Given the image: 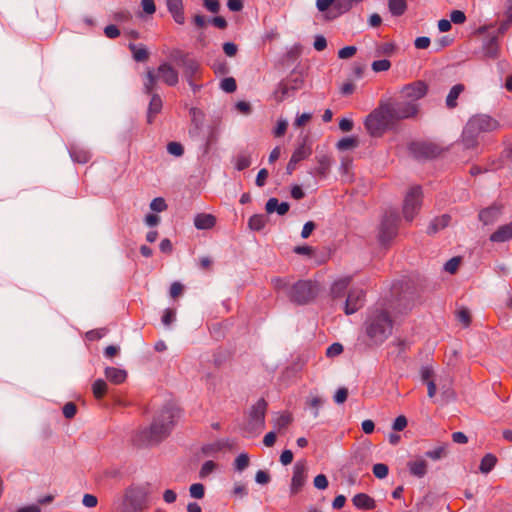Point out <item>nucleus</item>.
Instances as JSON below:
<instances>
[{
    "label": "nucleus",
    "instance_id": "46",
    "mask_svg": "<svg viewBox=\"0 0 512 512\" xmlns=\"http://www.w3.org/2000/svg\"><path fill=\"white\" fill-rule=\"evenodd\" d=\"M373 474L376 478L384 479L387 477L389 469L386 464L383 463H377L373 466Z\"/></svg>",
    "mask_w": 512,
    "mask_h": 512
},
{
    "label": "nucleus",
    "instance_id": "8",
    "mask_svg": "<svg viewBox=\"0 0 512 512\" xmlns=\"http://www.w3.org/2000/svg\"><path fill=\"white\" fill-rule=\"evenodd\" d=\"M422 204V190L420 186H413L404 198L403 215L407 221H412L419 212Z\"/></svg>",
    "mask_w": 512,
    "mask_h": 512
},
{
    "label": "nucleus",
    "instance_id": "25",
    "mask_svg": "<svg viewBox=\"0 0 512 512\" xmlns=\"http://www.w3.org/2000/svg\"><path fill=\"white\" fill-rule=\"evenodd\" d=\"M216 224V218L212 214L199 213L194 218V225L199 230L211 229Z\"/></svg>",
    "mask_w": 512,
    "mask_h": 512
},
{
    "label": "nucleus",
    "instance_id": "63",
    "mask_svg": "<svg viewBox=\"0 0 512 512\" xmlns=\"http://www.w3.org/2000/svg\"><path fill=\"white\" fill-rule=\"evenodd\" d=\"M82 503L85 507L94 508L98 504V499L92 494H85L83 496Z\"/></svg>",
    "mask_w": 512,
    "mask_h": 512
},
{
    "label": "nucleus",
    "instance_id": "51",
    "mask_svg": "<svg viewBox=\"0 0 512 512\" xmlns=\"http://www.w3.org/2000/svg\"><path fill=\"white\" fill-rule=\"evenodd\" d=\"M323 403V399L319 396H314L307 402V405L314 410V417H318L319 408L323 405Z\"/></svg>",
    "mask_w": 512,
    "mask_h": 512
},
{
    "label": "nucleus",
    "instance_id": "14",
    "mask_svg": "<svg viewBox=\"0 0 512 512\" xmlns=\"http://www.w3.org/2000/svg\"><path fill=\"white\" fill-rule=\"evenodd\" d=\"M408 149L411 155L417 159L433 158L440 153V149L437 145L423 141L410 143Z\"/></svg>",
    "mask_w": 512,
    "mask_h": 512
},
{
    "label": "nucleus",
    "instance_id": "57",
    "mask_svg": "<svg viewBox=\"0 0 512 512\" xmlns=\"http://www.w3.org/2000/svg\"><path fill=\"white\" fill-rule=\"evenodd\" d=\"M343 352V346L340 343H333L326 350V355L328 357L338 356Z\"/></svg>",
    "mask_w": 512,
    "mask_h": 512
},
{
    "label": "nucleus",
    "instance_id": "3",
    "mask_svg": "<svg viewBox=\"0 0 512 512\" xmlns=\"http://www.w3.org/2000/svg\"><path fill=\"white\" fill-rule=\"evenodd\" d=\"M153 486L149 482L132 483L123 495L124 512H142L150 505Z\"/></svg>",
    "mask_w": 512,
    "mask_h": 512
},
{
    "label": "nucleus",
    "instance_id": "16",
    "mask_svg": "<svg viewBox=\"0 0 512 512\" xmlns=\"http://www.w3.org/2000/svg\"><path fill=\"white\" fill-rule=\"evenodd\" d=\"M470 126H473L477 133L492 132L499 127L497 120L488 115H476L469 119Z\"/></svg>",
    "mask_w": 512,
    "mask_h": 512
},
{
    "label": "nucleus",
    "instance_id": "19",
    "mask_svg": "<svg viewBox=\"0 0 512 512\" xmlns=\"http://www.w3.org/2000/svg\"><path fill=\"white\" fill-rule=\"evenodd\" d=\"M480 134L476 132L473 126H470L468 121L462 132V143L466 149L475 148L479 143Z\"/></svg>",
    "mask_w": 512,
    "mask_h": 512
},
{
    "label": "nucleus",
    "instance_id": "10",
    "mask_svg": "<svg viewBox=\"0 0 512 512\" xmlns=\"http://www.w3.org/2000/svg\"><path fill=\"white\" fill-rule=\"evenodd\" d=\"M398 223L399 217L395 211H388L385 213L379 230V240L381 243L386 244L397 235Z\"/></svg>",
    "mask_w": 512,
    "mask_h": 512
},
{
    "label": "nucleus",
    "instance_id": "39",
    "mask_svg": "<svg viewBox=\"0 0 512 512\" xmlns=\"http://www.w3.org/2000/svg\"><path fill=\"white\" fill-rule=\"evenodd\" d=\"M505 165H512V147L503 150L499 165H495L492 169H498Z\"/></svg>",
    "mask_w": 512,
    "mask_h": 512
},
{
    "label": "nucleus",
    "instance_id": "20",
    "mask_svg": "<svg viewBox=\"0 0 512 512\" xmlns=\"http://www.w3.org/2000/svg\"><path fill=\"white\" fill-rule=\"evenodd\" d=\"M167 9L171 14L172 18L177 24H184L185 15H184V7L183 0H167Z\"/></svg>",
    "mask_w": 512,
    "mask_h": 512
},
{
    "label": "nucleus",
    "instance_id": "53",
    "mask_svg": "<svg viewBox=\"0 0 512 512\" xmlns=\"http://www.w3.org/2000/svg\"><path fill=\"white\" fill-rule=\"evenodd\" d=\"M150 208L155 212H162L167 209V204L163 198L157 197L150 203Z\"/></svg>",
    "mask_w": 512,
    "mask_h": 512
},
{
    "label": "nucleus",
    "instance_id": "12",
    "mask_svg": "<svg viewBox=\"0 0 512 512\" xmlns=\"http://www.w3.org/2000/svg\"><path fill=\"white\" fill-rule=\"evenodd\" d=\"M366 302V292L361 287H351L347 292L344 312L351 315L360 310Z\"/></svg>",
    "mask_w": 512,
    "mask_h": 512
},
{
    "label": "nucleus",
    "instance_id": "2",
    "mask_svg": "<svg viewBox=\"0 0 512 512\" xmlns=\"http://www.w3.org/2000/svg\"><path fill=\"white\" fill-rule=\"evenodd\" d=\"M365 332L372 343L382 344L392 333L393 320L382 306L371 308L365 321Z\"/></svg>",
    "mask_w": 512,
    "mask_h": 512
},
{
    "label": "nucleus",
    "instance_id": "26",
    "mask_svg": "<svg viewBox=\"0 0 512 512\" xmlns=\"http://www.w3.org/2000/svg\"><path fill=\"white\" fill-rule=\"evenodd\" d=\"M289 204L287 202L279 203L277 198H270L266 205L265 209L267 213L271 214L277 212L279 215H285L289 211Z\"/></svg>",
    "mask_w": 512,
    "mask_h": 512
},
{
    "label": "nucleus",
    "instance_id": "30",
    "mask_svg": "<svg viewBox=\"0 0 512 512\" xmlns=\"http://www.w3.org/2000/svg\"><path fill=\"white\" fill-rule=\"evenodd\" d=\"M69 153L73 161L81 164L87 163L91 158V154L88 150L78 146H72Z\"/></svg>",
    "mask_w": 512,
    "mask_h": 512
},
{
    "label": "nucleus",
    "instance_id": "4",
    "mask_svg": "<svg viewBox=\"0 0 512 512\" xmlns=\"http://www.w3.org/2000/svg\"><path fill=\"white\" fill-rule=\"evenodd\" d=\"M395 123L389 106L386 102H381L365 119L364 125L372 137H381Z\"/></svg>",
    "mask_w": 512,
    "mask_h": 512
},
{
    "label": "nucleus",
    "instance_id": "45",
    "mask_svg": "<svg viewBox=\"0 0 512 512\" xmlns=\"http://www.w3.org/2000/svg\"><path fill=\"white\" fill-rule=\"evenodd\" d=\"M372 70L376 73L388 71L391 67V62L387 59L376 60L371 65Z\"/></svg>",
    "mask_w": 512,
    "mask_h": 512
},
{
    "label": "nucleus",
    "instance_id": "54",
    "mask_svg": "<svg viewBox=\"0 0 512 512\" xmlns=\"http://www.w3.org/2000/svg\"><path fill=\"white\" fill-rule=\"evenodd\" d=\"M357 52L355 46H346L338 51V57L340 59H349L353 57Z\"/></svg>",
    "mask_w": 512,
    "mask_h": 512
},
{
    "label": "nucleus",
    "instance_id": "42",
    "mask_svg": "<svg viewBox=\"0 0 512 512\" xmlns=\"http://www.w3.org/2000/svg\"><path fill=\"white\" fill-rule=\"evenodd\" d=\"M251 164L250 156L246 154H240L236 157L235 167L238 171L247 169Z\"/></svg>",
    "mask_w": 512,
    "mask_h": 512
},
{
    "label": "nucleus",
    "instance_id": "34",
    "mask_svg": "<svg viewBox=\"0 0 512 512\" xmlns=\"http://www.w3.org/2000/svg\"><path fill=\"white\" fill-rule=\"evenodd\" d=\"M388 7L392 15L400 16L405 12L407 5L405 0H389Z\"/></svg>",
    "mask_w": 512,
    "mask_h": 512
},
{
    "label": "nucleus",
    "instance_id": "27",
    "mask_svg": "<svg viewBox=\"0 0 512 512\" xmlns=\"http://www.w3.org/2000/svg\"><path fill=\"white\" fill-rule=\"evenodd\" d=\"M353 504L359 509L372 510L375 508V500L364 493L356 494L352 499Z\"/></svg>",
    "mask_w": 512,
    "mask_h": 512
},
{
    "label": "nucleus",
    "instance_id": "58",
    "mask_svg": "<svg viewBox=\"0 0 512 512\" xmlns=\"http://www.w3.org/2000/svg\"><path fill=\"white\" fill-rule=\"evenodd\" d=\"M223 52L228 57H234L238 52V47L232 42H225L223 44Z\"/></svg>",
    "mask_w": 512,
    "mask_h": 512
},
{
    "label": "nucleus",
    "instance_id": "28",
    "mask_svg": "<svg viewBox=\"0 0 512 512\" xmlns=\"http://www.w3.org/2000/svg\"><path fill=\"white\" fill-rule=\"evenodd\" d=\"M408 468L412 475L422 478L427 473V462L424 459H416L408 462Z\"/></svg>",
    "mask_w": 512,
    "mask_h": 512
},
{
    "label": "nucleus",
    "instance_id": "29",
    "mask_svg": "<svg viewBox=\"0 0 512 512\" xmlns=\"http://www.w3.org/2000/svg\"><path fill=\"white\" fill-rule=\"evenodd\" d=\"M464 90L465 86L461 83L454 85L450 89L445 101L447 108L454 109L455 107H457V99L459 98L461 93L464 92Z\"/></svg>",
    "mask_w": 512,
    "mask_h": 512
},
{
    "label": "nucleus",
    "instance_id": "11",
    "mask_svg": "<svg viewBox=\"0 0 512 512\" xmlns=\"http://www.w3.org/2000/svg\"><path fill=\"white\" fill-rule=\"evenodd\" d=\"M387 106H389V111L392 114V117L397 123L400 120L409 119L415 117L419 111V106L417 103L413 102H391L386 101Z\"/></svg>",
    "mask_w": 512,
    "mask_h": 512
},
{
    "label": "nucleus",
    "instance_id": "49",
    "mask_svg": "<svg viewBox=\"0 0 512 512\" xmlns=\"http://www.w3.org/2000/svg\"><path fill=\"white\" fill-rule=\"evenodd\" d=\"M167 151L173 156L180 157L184 153V148L181 143L172 141L168 143Z\"/></svg>",
    "mask_w": 512,
    "mask_h": 512
},
{
    "label": "nucleus",
    "instance_id": "22",
    "mask_svg": "<svg viewBox=\"0 0 512 512\" xmlns=\"http://www.w3.org/2000/svg\"><path fill=\"white\" fill-rule=\"evenodd\" d=\"M512 239V221L508 224L500 226L490 235V241L496 243L506 242Z\"/></svg>",
    "mask_w": 512,
    "mask_h": 512
},
{
    "label": "nucleus",
    "instance_id": "9",
    "mask_svg": "<svg viewBox=\"0 0 512 512\" xmlns=\"http://www.w3.org/2000/svg\"><path fill=\"white\" fill-rule=\"evenodd\" d=\"M267 403L264 399H259L253 406L249 414L246 424V430L251 433H258L262 430L265 424V413Z\"/></svg>",
    "mask_w": 512,
    "mask_h": 512
},
{
    "label": "nucleus",
    "instance_id": "21",
    "mask_svg": "<svg viewBox=\"0 0 512 512\" xmlns=\"http://www.w3.org/2000/svg\"><path fill=\"white\" fill-rule=\"evenodd\" d=\"M312 154V147L309 142V138L306 136L303 138L301 144H299L292 154L293 162H300L308 158Z\"/></svg>",
    "mask_w": 512,
    "mask_h": 512
},
{
    "label": "nucleus",
    "instance_id": "18",
    "mask_svg": "<svg viewBox=\"0 0 512 512\" xmlns=\"http://www.w3.org/2000/svg\"><path fill=\"white\" fill-rule=\"evenodd\" d=\"M501 213L502 205L493 204L479 212V220L483 222L484 225H489L494 223L500 217Z\"/></svg>",
    "mask_w": 512,
    "mask_h": 512
},
{
    "label": "nucleus",
    "instance_id": "1",
    "mask_svg": "<svg viewBox=\"0 0 512 512\" xmlns=\"http://www.w3.org/2000/svg\"><path fill=\"white\" fill-rule=\"evenodd\" d=\"M177 417L179 410L175 406H165L154 417L150 427L141 432V440L147 445L159 443L170 434Z\"/></svg>",
    "mask_w": 512,
    "mask_h": 512
},
{
    "label": "nucleus",
    "instance_id": "41",
    "mask_svg": "<svg viewBox=\"0 0 512 512\" xmlns=\"http://www.w3.org/2000/svg\"><path fill=\"white\" fill-rule=\"evenodd\" d=\"M181 63L192 74H196L200 68L199 63L196 60L189 58L188 56H183Z\"/></svg>",
    "mask_w": 512,
    "mask_h": 512
},
{
    "label": "nucleus",
    "instance_id": "48",
    "mask_svg": "<svg viewBox=\"0 0 512 512\" xmlns=\"http://www.w3.org/2000/svg\"><path fill=\"white\" fill-rule=\"evenodd\" d=\"M220 87L222 88L223 91L227 93H232L236 90L237 84L233 77H227L221 81Z\"/></svg>",
    "mask_w": 512,
    "mask_h": 512
},
{
    "label": "nucleus",
    "instance_id": "6",
    "mask_svg": "<svg viewBox=\"0 0 512 512\" xmlns=\"http://www.w3.org/2000/svg\"><path fill=\"white\" fill-rule=\"evenodd\" d=\"M318 294V285L310 280L296 282L289 290L288 297L291 302L305 305L312 301Z\"/></svg>",
    "mask_w": 512,
    "mask_h": 512
},
{
    "label": "nucleus",
    "instance_id": "31",
    "mask_svg": "<svg viewBox=\"0 0 512 512\" xmlns=\"http://www.w3.org/2000/svg\"><path fill=\"white\" fill-rule=\"evenodd\" d=\"M484 55L488 58L495 59L499 55V42L496 37L490 38L483 48Z\"/></svg>",
    "mask_w": 512,
    "mask_h": 512
},
{
    "label": "nucleus",
    "instance_id": "64",
    "mask_svg": "<svg viewBox=\"0 0 512 512\" xmlns=\"http://www.w3.org/2000/svg\"><path fill=\"white\" fill-rule=\"evenodd\" d=\"M213 69L216 74H220V75H225L229 71L228 65H227L226 61H224V60L217 61L216 63H214Z\"/></svg>",
    "mask_w": 512,
    "mask_h": 512
},
{
    "label": "nucleus",
    "instance_id": "5",
    "mask_svg": "<svg viewBox=\"0 0 512 512\" xmlns=\"http://www.w3.org/2000/svg\"><path fill=\"white\" fill-rule=\"evenodd\" d=\"M160 79L168 86H175L179 81L178 71L169 63H162L156 70H148L144 81V92L152 94L156 81Z\"/></svg>",
    "mask_w": 512,
    "mask_h": 512
},
{
    "label": "nucleus",
    "instance_id": "61",
    "mask_svg": "<svg viewBox=\"0 0 512 512\" xmlns=\"http://www.w3.org/2000/svg\"><path fill=\"white\" fill-rule=\"evenodd\" d=\"M176 312L173 309H166L162 316V323L165 326H169L175 320Z\"/></svg>",
    "mask_w": 512,
    "mask_h": 512
},
{
    "label": "nucleus",
    "instance_id": "23",
    "mask_svg": "<svg viewBox=\"0 0 512 512\" xmlns=\"http://www.w3.org/2000/svg\"><path fill=\"white\" fill-rule=\"evenodd\" d=\"M163 102L158 94H152L147 113V122L152 123L155 117L161 112Z\"/></svg>",
    "mask_w": 512,
    "mask_h": 512
},
{
    "label": "nucleus",
    "instance_id": "36",
    "mask_svg": "<svg viewBox=\"0 0 512 512\" xmlns=\"http://www.w3.org/2000/svg\"><path fill=\"white\" fill-rule=\"evenodd\" d=\"M108 386L102 379H98L93 383L92 391L96 399H102L107 393Z\"/></svg>",
    "mask_w": 512,
    "mask_h": 512
},
{
    "label": "nucleus",
    "instance_id": "50",
    "mask_svg": "<svg viewBox=\"0 0 512 512\" xmlns=\"http://www.w3.org/2000/svg\"><path fill=\"white\" fill-rule=\"evenodd\" d=\"M460 263V257H453L445 263L444 269L446 272L454 274L458 270Z\"/></svg>",
    "mask_w": 512,
    "mask_h": 512
},
{
    "label": "nucleus",
    "instance_id": "24",
    "mask_svg": "<svg viewBox=\"0 0 512 512\" xmlns=\"http://www.w3.org/2000/svg\"><path fill=\"white\" fill-rule=\"evenodd\" d=\"M105 377L109 382L115 385H119L125 382L127 378V372L116 367H107L105 369Z\"/></svg>",
    "mask_w": 512,
    "mask_h": 512
},
{
    "label": "nucleus",
    "instance_id": "32",
    "mask_svg": "<svg viewBox=\"0 0 512 512\" xmlns=\"http://www.w3.org/2000/svg\"><path fill=\"white\" fill-rule=\"evenodd\" d=\"M268 222V218L264 214H255L249 218L248 226L251 230L260 231Z\"/></svg>",
    "mask_w": 512,
    "mask_h": 512
},
{
    "label": "nucleus",
    "instance_id": "56",
    "mask_svg": "<svg viewBox=\"0 0 512 512\" xmlns=\"http://www.w3.org/2000/svg\"><path fill=\"white\" fill-rule=\"evenodd\" d=\"M76 412H77V407L73 402H68L63 407V415L67 419H72L76 415Z\"/></svg>",
    "mask_w": 512,
    "mask_h": 512
},
{
    "label": "nucleus",
    "instance_id": "59",
    "mask_svg": "<svg viewBox=\"0 0 512 512\" xmlns=\"http://www.w3.org/2000/svg\"><path fill=\"white\" fill-rule=\"evenodd\" d=\"M407 424V418L404 415H400L395 419L392 428L395 431H402L406 428Z\"/></svg>",
    "mask_w": 512,
    "mask_h": 512
},
{
    "label": "nucleus",
    "instance_id": "43",
    "mask_svg": "<svg viewBox=\"0 0 512 512\" xmlns=\"http://www.w3.org/2000/svg\"><path fill=\"white\" fill-rule=\"evenodd\" d=\"M217 468V464L214 461L208 460L203 463L199 476L200 478H206L209 476L212 472H214Z\"/></svg>",
    "mask_w": 512,
    "mask_h": 512
},
{
    "label": "nucleus",
    "instance_id": "62",
    "mask_svg": "<svg viewBox=\"0 0 512 512\" xmlns=\"http://www.w3.org/2000/svg\"><path fill=\"white\" fill-rule=\"evenodd\" d=\"M287 127H288L287 121L284 119H280L277 122L276 128L274 129V136L275 137L283 136L286 133Z\"/></svg>",
    "mask_w": 512,
    "mask_h": 512
},
{
    "label": "nucleus",
    "instance_id": "15",
    "mask_svg": "<svg viewBox=\"0 0 512 512\" xmlns=\"http://www.w3.org/2000/svg\"><path fill=\"white\" fill-rule=\"evenodd\" d=\"M428 92V87L423 81H415L405 85L401 94L404 98L408 99L409 102L416 103L417 100L423 98Z\"/></svg>",
    "mask_w": 512,
    "mask_h": 512
},
{
    "label": "nucleus",
    "instance_id": "44",
    "mask_svg": "<svg viewBox=\"0 0 512 512\" xmlns=\"http://www.w3.org/2000/svg\"><path fill=\"white\" fill-rule=\"evenodd\" d=\"M190 496L195 499H202L205 495V487L201 483H194L189 488Z\"/></svg>",
    "mask_w": 512,
    "mask_h": 512
},
{
    "label": "nucleus",
    "instance_id": "60",
    "mask_svg": "<svg viewBox=\"0 0 512 512\" xmlns=\"http://www.w3.org/2000/svg\"><path fill=\"white\" fill-rule=\"evenodd\" d=\"M466 20L464 12L460 10H453L450 14V21L455 24H462Z\"/></svg>",
    "mask_w": 512,
    "mask_h": 512
},
{
    "label": "nucleus",
    "instance_id": "13",
    "mask_svg": "<svg viewBox=\"0 0 512 512\" xmlns=\"http://www.w3.org/2000/svg\"><path fill=\"white\" fill-rule=\"evenodd\" d=\"M308 474V466L305 460L297 461L294 465L293 476L291 480V495L298 494L304 487Z\"/></svg>",
    "mask_w": 512,
    "mask_h": 512
},
{
    "label": "nucleus",
    "instance_id": "33",
    "mask_svg": "<svg viewBox=\"0 0 512 512\" xmlns=\"http://www.w3.org/2000/svg\"><path fill=\"white\" fill-rule=\"evenodd\" d=\"M496 462H497L496 456H494L493 454H490V453L486 454L481 460L479 469L482 473L487 474L494 468Z\"/></svg>",
    "mask_w": 512,
    "mask_h": 512
},
{
    "label": "nucleus",
    "instance_id": "38",
    "mask_svg": "<svg viewBox=\"0 0 512 512\" xmlns=\"http://www.w3.org/2000/svg\"><path fill=\"white\" fill-rule=\"evenodd\" d=\"M358 140L355 137H345L338 141L337 148L341 151L356 148Z\"/></svg>",
    "mask_w": 512,
    "mask_h": 512
},
{
    "label": "nucleus",
    "instance_id": "37",
    "mask_svg": "<svg viewBox=\"0 0 512 512\" xmlns=\"http://www.w3.org/2000/svg\"><path fill=\"white\" fill-rule=\"evenodd\" d=\"M450 221L449 215H442L441 217L435 218L429 226V231L437 232L440 229L445 228Z\"/></svg>",
    "mask_w": 512,
    "mask_h": 512
},
{
    "label": "nucleus",
    "instance_id": "55",
    "mask_svg": "<svg viewBox=\"0 0 512 512\" xmlns=\"http://www.w3.org/2000/svg\"><path fill=\"white\" fill-rule=\"evenodd\" d=\"M457 319L463 323L465 327L469 326L471 323L470 312L466 308H462L457 312Z\"/></svg>",
    "mask_w": 512,
    "mask_h": 512
},
{
    "label": "nucleus",
    "instance_id": "35",
    "mask_svg": "<svg viewBox=\"0 0 512 512\" xmlns=\"http://www.w3.org/2000/svg\"><path fill=\"white\" fill-rule=\"evenodd\" d=\"M129 49L131 50L134 59L138 62H144L149 57V53L144 46H137L135 44H130Z\"/></svg>",
    "mask_w": 512,
    "mask_h": 512
},
{
    "label": "nucleus",
    "instance_id": "7",
    "mask_svg": "<svg viewBox=\"0 0 512 512\" xmlns=\"http://www.w3.org/2000/svg\"><path fill=\"white\" fill-rule=\"evenodd\" d=\"M304 78L301 73L293 71L287 78L280 81L273 93L277 102L284 101L291 93L302 88Z\"/></svg>",
    "mask_w": 512,
    "mask_h": 512
},
{
    "label": "nucleus",
    "instance_id": "17",
    "mask_svg": "<svg viewBox=\"0 0 512 512\" xmlns=\"http://www.w3.org/2000/svg\"><path fill=\"white\" fill-rule=\"evenodd\" d=\"M351 281V276H343L336 279L330 287V294L332 298L337 299L344 297L346 292H348L347 289L350 286Z\"/></svg>",
    "mask_w": 512,
    "mask_h": 512
},
{
    "label": "nucleus",
    "instance_id": "47",
    "mask_svg": "<svg viewBox=\"0 0 512 512\" xmlns=\"http://www.w3.org/2000/svg\"><path fill=\"white\" fill-rule=\"evenodd\" d=\"M330 168V160L327 157H322L318 160V167L316 173L322 177L326 176Z\"/></svg>",
    "mask_w": 512,
    "mask_h": 512
},
{
    "label": "nucleus",
    "instance_id": "52",
    "mask_svg": "<svg viewBox=\"0 0 512 512\" xmlns=\"http://www.w3.org/2000/svg\"><path fill=\"white\" fill-rule=\"evenodd\" d=\"M292 422V416L290 413H282L275 421V425L281 429L287 427Z\"/></svg>",
    "mask_w": 512,
    "mask_h": 512
},
{
    "label": "nucleus",
    "instance_id": "40",
    "mask_svg": "<svg viewBox=\"0 0 512 512\" xmlns=\"http://www.w3.org/2000/svg\"><path fill=\"white\" fill-rule=\"evenodd\" d=\"M249 456L246 453L239 454L234 462V467L237 471L242 472L249 466Z\"/></svg>",
    "mask_w": 512,
    "mask_h": 512
}]
</instances>
